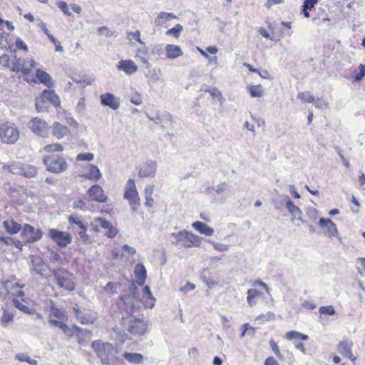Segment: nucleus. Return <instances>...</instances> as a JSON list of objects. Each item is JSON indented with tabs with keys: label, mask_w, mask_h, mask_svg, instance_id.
<instances>
[{
	"label": "nucleus",
	"mask_w": 365,
	"mask_h": 365,
	"mask_svg": "<svg viewBox=\"0 0 365 365\" xmlns=\"http://www.w3.org/2000/svg\"><path fill=\"white\" fill-rule=\"evenodd\" d=\"M91 347L103 365H124V361L118 356L117 349L110 343L101 340L93 341Z\"/></svg>",
	"instance_id": "1"
},
{
	"label": "nucleus",
	"mask_w": 365,
	"mask_h": 365,
	"mask_svg": "<svg viewBox=\"0 0 365 365\" xmlns=\"http://www.w3.org/2000/svg\"><path fill=\"white\" fill-rule=\"evenodd\" d=\"M122 324L125 330L133 336H143L148 328L147 323L133 316L122 317Z\"/></svg>",
	"instance_id": "2"
},
{
	"label": "nucleus",
	"mask_w": 365,
	"mask_h": 365,
	"mask_svg": "<svg viewBox=\"0 0 365 365\" xmlns=\"http://www.w3.org/2000/svg\"><path fill=\"white\" fill-rule=\"evenodd\" d=\"M135 287H131V292L121 297L118 302L121 310L124 311L130 316H133V314L135 313L140 307L138 297L136 295L135 292Z\"/></svg>",
	"instance_id": "3"
},
{
	"label": "nucleus",
	"mask_w": 365,
	"mask_h": 365,
	"mask_svg": "<svg viewBox=\"0 0 365 365\" xmlns=\"http://www.w3.org/2000/svg\"><path fill=\"white\" fill-rule=\"evenodd\" d=\"M171 236L175 238L173 244L180 245L186 248L192 247H199L202 243L201 237L186 230L172 233Z\"/></svg>",
	"instance_id": "4"
},
{
	"label": "nucleus",
	"mask_w": 365,
	"mask_h": 365,
	"mask_svg": "<svg viewBox=\"0 0 365 365\" xmlns=\"http://www.w3.org/2000/svg\"><path fill=\"white\" fill-rule=\"evenodd\" d=\"M19 138V130L15 124L5 123L0 125V139L4 143L14 144Z\"/></svg>",
	"instance_id": "5"
},
{
	"label": "nucleus",
	"mask_w": 365,
	"mask_h": 365,
	"mask_svg": "<svg viewBox=\"0 0 365 365\" xmlns=\"http://www.w3.org/2000/svg\"><path fill=\"white\" fill-rule=\"evenodd\" d=\"M43 163L47 170L53 173H61L68 168L66 161L61 157L46 155L43 158Z\"/></svg>",
	"instance_id": "6"
},
{
	"label": "nucleus",
	"mask_w": 365,
	"mask_h": 365,
	"mask_svg": "<svg viewBox=\"0 0 365 365\" xmlns=\"http://www.w3.org/2000/svg\"><path fill=\"white\" fill-rule=\"evenodd\" d=\"M123 197L128 200L133 212H136L140 204V197L133 179L128 180L125 187Z\"/></svg>",
	"instance_id": "7"
},
{
	"label": "nucleus",
	"mask_w": 365,
	"mask_h": 365,
	"mask_svg": "<svg viewBox=\"0 0 365 365\" xmlns=\"http://www.w3.org/2000/svg\"><path fill=\"white\" fill-rule=\"evenodd\" d=\"M52 275L55 277L58 286L68 291H72L75 289L74 284L71 279L68 277L67 270L60 268L53 269Z\"/></svg>",
	"instance_id": "8"
},
{
	"label": "nucleus",
	"mask_w": 365,
	"mask_h": 365,
	"mask_svg": "<svg viewBox=\"0 0 365 365\" xmlns=\"http://www.w3.org/2000/svg\"><path fill=\"white\" fill-rule=\"evenodd\" d=\"M31 269L36 272L43 279H48L53 273V270L45 264L43 258L31 256Z\"/></svg>",
	"instance_id": "9"
},
{
	"label": "nucleus",
	"mask_w": 365,
	"mask_h": 365,
	"mask_svg": "<svg viewBox=\"0 0 365 365\" xmlns=\"http://www.w3.org/2000/svg\"><path fill=\"white\" fill-rule=\"evenodd\" d=\"M43 235V232L40 229H36L34 227L25 224L21 236L26 243H33L38 241Z\"/></svg>",
	"instance_id": "10"
},
{
	"label": "nucleus",
	"mask_w": 365,
	"mask_h": 365,
	"mask_svg": "<svg viewBox=\"0 0 365 365\" xmlns=\"http://www.w3.org/2000/svg\"><path fill=\"white\" fill-rule=\"evenodd\" d=\"M28 126L36 135L43 138L48 135L49 127L47 123L38 117L33 118L29 122Z\"/></svg>",
	"instance_id": "11"
},
{
	"label": "nucleus",
	"mask_w": 365,
	"mask_h": 365,
	"mask_svg": "<svg viewBox=\"0 0 365 365\" xmlns=\"http://www.w3.org/2000/svg\"><path fill=\"white\" fill-rule=\"evenodd\" d=\"M48 235L61 247H66L72 240L71 235L69 233L57 229L49 230Z\"/></svg>",
	"instance_id": "12"
},
{
	"label": "nucleus",
	"mask_w": 365,
	"mask_h": 365,
	"mask_svg": "<svg viewBox=\"0 0 365 365\" xmlns=\"http://www.w3.org/2000/svg\"><path fill=\"white\" fill-rule=\"evenodd\" d=\"M158 168L154 160H148L139 165L138 175L140 178H154Z\"/></svg>",
	"instance_id": "13"
},
{
	"label": "nucleus",
	"mask_w": 365,
	"mask_h": 365,
	"mask_svg": "<svg viewBox=\"0 0 365 365\" xmlns=\"http://www.w3.org/2000/svg\"><path fill=\"white\" fill-rule=\"evenodd\" d=\"M319 225L321 227L326 229V235L328 237H336L340 239L336 225L330 219L320 218Z\"/></svg>",
	"instance_id": "14"
},
{
	"label": "nucleus",
	"mask_w": 365,
	"mask_h": 365,
	"mask_svg": "<svg viewBox=\"0 0 365 365\" xmlns=\"http://www.w3.org/2000/svg\"><path fill=\"white\" fill-rule=\"evenodd\" d=\"M88 195L92 200L98 202H106L108 200L107 196L104 194V191L98 185L91 186L88 190Z\"/></svg>",
	"instance_id": "15"
},
{
	"label": "nucleus",
	"mask_w": 365,
	"mask_h": 365,
	"mask_svg": "<svg viewBox=\"0 0 365 365\" xmlns=\"http://www.w3.org/2000/svg\"><path fill=\"white\" fill-rule=\"evenodd\" d=\"M101 103L104 106L116 110L120 106V100L110 93H106L100 96Z\"/></svg>",
	"instance_id": "16"
},
{
	"label": "nucleus",
	"mask_w": 365,
	"mask_h": 365,
	"mask_svg": "<svg viewBox=\"0 0 365 365\" xmlns=\"http://www.w3.org/2000/svg\"><path fill=\"white\" fill-rule=\"evenodd\" d=\"M2 310L3 314L0 318V322L4 327H6L14 322L16 312L13 307L7 305L3 307Z\"/></svg>",
	"instance_id": "17"
},
{
	"label": "nucleus",
	"mask_w": 365,
	"mask_h": 365,
	"mask_svg": "<svg viewBox=\"0 0 365 365\" xmlns=\"http://www.w3.org/2000/svg\"><path fill=\"white\" fill-rule=\"evenodd\" d=\"M24 285H20L17 282H12L11 281H6L4 283V288L8 294L14 296L23 297L24 292L22 291Z\"/></svg>",
	"instance_id": "18"
},
{
	"label": "nucleus",
	"mask_w": 365,
	"mask_h": 365,
	"mask_svg": "<svg viewBox=\"0 0 365 365\" xmlns=\"http://www.w3.org/2000/svg\"><path fill=\"white\" fill-rule=\"evenodd\" d=\"M117 68L124 71L128 75L133 74L138 71V66L132 60H122L119 61Z\"/></svg>",
	"instance_id": "19"
},
{
	"label": "nucleus",
	"mask_w": 365,
	"mask_h": 365,
	"mask_svg": "<svg viewBox=\"0 0 365 365\" xmlns=\"http://www.w3.org/2000/svg\"><path fill=\"white\" fill-rule=\"evenodd\" d=\"M352 343L347 340H344L340 342L338 345L339 351L341 354H342L345 357L351 359L352 361L356 360V357L353 355L351 352Z\"/></svg>",
	"instance_id": "20"
},
{
	"label": "nucleus",
	"mask_w": 365,
	"mask_h": 365,
	"mask_svg": "<svg viewBox=\"0 0 365 365\" xmlns=\"http://www.w3.org/2000/svg\"><path fill=\"white\" fill-rule=\"evenodd\" d=\"M36 77L40 83L46 86L48 88H51L54 85L51 76L47 72L41 69H37L36 71Z\"/></svg>",
	"instance_id": "21"
},
{
	"label": "nucleus",
	"mask_w": 365,
	"mask_h": 365,
	"mask_svg": "<svg viewBox=\"0 0 365 365\" xmlns=\"http://www.w3.org/2000/svg\"><path fill=\"white\" fill-rule=\"evenodd\" d=\"M134 274L136 278V282L142 286L145 283L147 276L145 266L140 263L137 264L134 269Z\"/></svg>",
	"instance_id": "22"
},
{
	"label": "nucleus",
	"mask_w": 365,
	"mask_h": 365,
	"mask_svg": "<svg viewBox=\"0 0 365 365\" xmlns=\"http://www.w3.org/2000/svg\"><path fill=\"white\" fill-rule=\"evenodd\" d=\"M69 132V128L58 122L52 125V134L57 139L63 138Z\"/></svg>",
	"instance_id": "23"
},
{
	"label": "nucleus",
	"mask_w": 365,
	"mask_h": 365,
	"mask_svg": "<svg viewBox=\"0 0 365 365\" xmlns=\"http://www.w3.org/2000/svg\"><path fill=\"white\" fill-rule=\"evenodd\" d=\"M192 227L200 234L206 236H212L215 232L213 228L200 221L193 222Z\"/></svg>",
	"instance_id": "24"
},
{
	"label": "nucleus",
	"mask_w": 365,
	"mask_h": 365,
	"mask_svg": "<svg viewBox=\"0 0 365 365\" xmlns=\"http://www.w3.org/2000/svg\"><path fill=\"white\" fill-rule=\"evenodd\" d=\"M165 52L167 58L174 59L182 56L183 53L179 46L168 44L165 46Z\"/></svg>",
	"instance_id": "25"
},
{
	"label": "nucleus",
	"mask_w": 365,
	"mask_h": 365,
	"mask_svg": "<svg viewBox=\"0 0 365 365\" xmlns=\"http://www.w3.org/2000/svg\"><path fill=\"white\" fill-rule=\"evenodd\" d=\"M41 96L42 98H43L48 103H51V104L56 106L59 105V98L56 94L54 91L44 90Z\"/></svg>",
	"instance_id": "26"
},
{
	"label": "nucleus",
	"mask_w": 365,
	"mask_h": 365,
	"mask_svg": "<svg viewBox=\"0 0 365 365\" xmlns=\"http://www.w3.org/2000/svg\"><path fill=\"white\" fill-rule=\"evenodd\" d=\"M176 18L177 16L173 13L162 11L160 12L155 18V26H162L166 22Z\"/></svg>",
	"instance_id": "27"
},
{
	"label": "nucleus",
	"mask_w": 365,
	"mask_h": 365,
	"mask_svg": "<svg viewBox=\"0 0 365 365\" xmlns=\"http://www.w3.org/2000/svg\"><path fill=\"white\" fill-rule=\"evenodd\" d=\"M21 170V174L19 175L27 178H34L38 173V169L35 166L28 164L23 163Z\"/></svg>",
	"instance_id": "28"
},
{
	"label": "nucleus",
	"mask_w": 365,
	"mask_h": 365,
	"mask_svg": "<svg viewBox=\"0 0 365 365\" xmlns=\"http://www.w3.org/2000/svg\"><path fill=\"white\" fill-rule=\"evenodd\" d=\"M87 168L88 172L83 175L86 178L98 181L101 178V173L96 165L89 164Z\"/></svg>",
	"instance_id": "29"
},
{
	"label": "nucleus",
	"mask_w": 365,
	"mask_h": 365,
	"mask_svg": "<svg viewBox=\"0 0 365 365\" xmlns=\"http://www.w3.org/2000/svg\"><path fill=\"white\" fill-rule=\"evenodd\" d=\"M4 227L6 229L7 232L11 235L16 234L21 229V225L13 220H5L3 222Z\"/></svg>",
	"instance_id": "30"
},
{
	"label": "nucleus",
	"mask_w": 365,
	"mask_h": 365,
	"mask_svg": "<svg viewBox=\"0 0 365 365\" xmlns=\"http://www.w3.org/2000/svg\"><path fill=\"white\" fill-rule=\"evenodd\" d=\"M124 358L130 364H140L143 361V356L139 353L125 352Z\"/></svg>",
	"instance_id": "31"
},
{
	"label": "nucleus",
	"mask_w": 365,
	"mask_h": 365,
	"mask_svg": "<svg viewBox=\"0 0 365 365\" xmlns=\"http://www.w3.org/2000/svg\"><path fill=\"white\" fill-rule=\"evenodd\" d=\"M22 164L21 162H13L9 165H4L3 169L14 175H20Z\"/></svg>",
	"instance_id": "32"
},
{
	"label": "nucleus",
	"mask_w": 365,
	"mask_h": 365,
	"mask_svg": "<svg viewBox=\"0 0 365 365\" xmlns=\"http://www.w3.org/2000/svg\"><path fill=\"white\" fill-rule=\"evenodd\" d=\"M36 62L34 60H31L23 64L21 73L24 76L23 78L24 81H29V75L30 74L31 70L34 68Z\"/></svg>",
	"instance_id": "33"
},
{
	"label": "nucleus",
	"mask_w": 365,
	"mask_h": 365,
	"mask_svg": "<svg viewBox=\"0 0 365 365\" xmlns=\"http://www.w3.org/2000/svg\"><path fill=\"white\" fill-rule=\"evenodd\" d=\"M35 106L36 109L38 113L48 110V103L43 98H42L41 96L36 98Z\"/></svg>",
	"instance_id": "34"
},
{
	"label": "nucleus",
	"mask_w": 365,
	"mask_h": 365,
	"mask_svg": "<svg viewBox=\"0 0 365 365\" xmlns=\"http://www.w3.org/2000/svg\"><path fill=\"white\" fill-rule=\"evenodd\" d=\"M50 309H51V314L53 316H54L55 317H56L57 319H63L64 318L66 317V314L65 312L63 310H61L57 307H56L54 303L52 301H51Z\"/></svg>",
	"instance_id": "35"
},
{
	"label": "nucleus",
	"mask_w": 365,
	"mask_h": 365,
	"mask_svg": "<svg viewBox=\"0 0 365 365\" xmlns=\"http://www.w3.org/2000/svg\"><path fill=\"white\" fill-rule=\"evenodd\" d=\"M249 91L252 97H261L263 96L264 90L263 87L259 84L257 86H250L249 87Z\"/></svg>",
	"instance_id": "36"
},
{
	"label": "nucleus",
	"mask_w": 365,
	"mask_h": 365,
	"mask_svg": "<svg viewBox=\"0 0 365 365\" xmlns=\"http://www.w3.org/2000/svg\"><path fill=\"white\" fill-rule=\"evenodd\" d=\"M260 294V292L256 289H248L247 300L250 306H253L255 304V301L254 299Z\"/></svg>",
	"instance_id": "37"
},
{
	"label": "nucleus",
	"mask_w": 365,
	"mask_h": 365,
	"mask_svg": "<svg viewBox=\"0 0 365 365\" xmlns=\"http://www.w3.org/2000/svg\"><path fill=\"white\" fill-rule=\"evenodd\" d=\"M73 328L77 331V336L78 338V343L82 344L84 338L91 334V331L86 329H83L78 326L74 325Z\"/></svg>",
	"instance_id": "38"
},
{
	"label": "nucleus",
	"mask_w": 365,
	"mask_h": 365,
	"mask_svg": "<svg viewBox=\"0 0 365 365\" xmlns=\"http://www.w3.org/2000/svg\"><path fill=\"white\" fill-rule=\"evenodd\" d=\"M16 359L19 361L27 362L31 365H37V361L31 359L27 354L19 353L16 355Z\"/></svg>",
	"instance_id": "39"
},
{
	"label": "nucleus",
	"mask_w": 365,
	"mask_h": 365,
	"mask_svg": "<svg viewBox=\"0 0 365 365\" xmlns=\"http://www.w3.org/2000/svg\"><path fill=\"white\" fill-rule=\"evenodd\" d=\"M284 200L286 203V207L290 214H292L293 212H296L298 213L299 212L300 208L298 206L295 205L288 196L285 197Z\"/></svg>",
	"instance_id": "40"
},
{
	"label": "nucleus",
	"mask_w": 365,
	"mask_h": 365,
	"mask_svg": "<svg viewBox=\"0 0 365 365\" xmlns=\"http://www.w3.org/2000/svg\"><path fill=\"white\" fill-rule=\"evenodd\" d=\"M98 34L101 36H105L106 37H116L117 32L115 31H111L109 28L106 26H101L98 28Z\"/></svg>",
	"instance_id": "41"
},
{
	"label": "nucleus",
	"mask_w": 365,
	"mask_h": 365,
	"mask_svg": "<svg viewBox=\"0 0 365 365\" xmlns=\"http://www.w3.org/2000/svg\"><path fill=\"white\" fill-rule=\"evenodd\" d=\"M205 91V92H208L213 98H217L220 104H222L224 100L223 97L221 92L217 88L211 87Z\"/></svg>",
	"instance_id": "42"
},
{
	"label": "nucleus",
	"mask_w": 365,
	"mask_h": 365,
	"mask_svg": "<svg viewBox=\"0 0 365 365\" xmlns=\"http://www.w3.org/2000/svg\"><path fill=\"white\" fill-rule=\"evenodd\" d=\"M182 30L183 27L182 25L176 24L173 28L168 30L165 34L168 36H173L174 37L178 38Z\"/></svg>",
	"instance_id": "43"
},
{
	"label": "nucleus",
	"mask_w": 365,
	"mask_h": 365,
	"mask_svg": "<svg viewBox=\"0 0 365 365\" xmlns=\"http://www.w3.org/2000/svg\"><path fill=\"white\" fill-rule=\"evenodd\" d=\"M297 98L305 103L314 102V97L309 92H299Z\"/></svg>",
	"instance_id": "44"
},
{
	"label": "nucleus",
	"mask_w": 365,
	"mask_h": 365,
	"mask_svg": "<svg viewBox=\"0 0 365 365\" xmlns=\"http://www.w3.org/2000/svg\"><path fill=\"white\" fill-rule=\"evenodd\" d=\"M63 150V145L60 143L49 144L44 147V150L48 153L62 151Z\"/></svg>",
	"instance_id": "45"
},
{
	"label": "nucleus",
	"mask_w": 365,
	"mask_h": 365,
	"mask_svg": "<svg viewBox=\"0 0 365 365\" xmlns=\"http://www.w3.org/2000/svg\"><path fill=\"white\" fill-rule=\"evenodd\" d=\"M143 294L145 297H146L148 299L150 300V304H148V307H149L150 308H153L155 304V299L153 297L152 292L148 286H145L143 288Z\"/></svg>",
	"instance_id": "46"
},
{
	"label": "nucleus",
	"mask_w": 365,
	"mask_h": 365,
	"mask_svg": "<svg viewBox=\"0 0 365 365\" xmlns=\"http://www.w3.org/2000/svg\"><path fill=\"white\" fill-rule=\"evenodd\" d=\"M77 319L83 324H92L94 322V318L91 314H85L83 312Z\"/></svg>",
	"instance_id": "47"
},
{
	"label": "nucleus",
	"mask_w": 365,
	"mask_h": 365,
	"mask_svg": "<svg viewBox=\"0 0 365 365\" xmlns=\"http://www.w3.org/2000/svg\"><path fill=\"white\" fill-rule=\"evenodd\" d=\"M13 303H14V306L19 310L24 312V313H30V308L29 307H27L26 305L24 304L19 299H14Z\"/></svg>",
	"instance_id": "48"
},
{
	"label": "nucleus",
	"mask_w": 365,
	"mask_h": 365,
	"mask_svg": "<svg viewBox=\"0 0 365 365\" xmlns=\"http://www.w3.org/2000/svg\"><path fill=\"white\" fill-rule=\"evenodd\" d=\"M94 158V155L91 153H80L76 156L77 161H91Z\"/></svg>",
	"instance_id": "49"
},
{
	"label": "nucleus",
	"mask_w": 365,
	"mask_h": 365,
	"mask_svg": "<svg viewBox=\"0 0 365 365\" xmlns=\"http://www.w3.org/2000/svg\"><path fill=\"white\" fill-rule=\"evenodd\" d=\"M358 262L360 263L361 267H363V270H361V269L357 267L358 273L361 276H365V258L364 257H359L357 259ZM359 286L361 287V289L365 292V287L360 284Z\"/></svg>",
	"instance_id": "50"
},
{
	"label": "nucleus",
	"mask_w": 365,
	"mask_h": 365,
	"mask_svg": "<svg viewBox=\"0 0 365 365\" xmlns=\"http://www.w3.org/2000/svg\"><path fill=\"white\" fill-rule=\"evenodd\" d=\"M321 314L334 315L335 314V309L333 306H324L321 307L319 309Z\"/></svg>",
	"instance_id": "51"
},
{
	"label": "nucleus",
	"mask_w": 365,
	"mask_h": 365,
	"mask_svg": "<svg viewBox=\"0 0 365 365\" xmlns=\"http://www.w3.org/2000/svg\"><path fill=\"white\" fill-rule=\"evenodd\" d=\"M269 345L272 350L276 354V356L280 359L284 360V356L281 354L280 350L277 344V343L274 340H271L269 341Z\"/></svg>",
	"instance_id": "52"
},
{
	"label": "nucleus",
	"mask_w": 365,
	"mask_h": 365,
	"mask_svg": "<svg viewBox=\"0 0 365 365\" xmlns=\"http://www.w3.org/2000/svg\"><path fill=\"white\" fill-rule=\"evenodd\" d=\"M208 242L213 246V247L218 251L224 252L227 251L229 246L222 243L214 242L212 240H208Z\"/></svg>",
	"instance_id": "53"
},
{
	"label": "nucleus",
	"mask_w": 365,
	"mask_h": 365,
	"mask_svg": "<svg viewBox=\"0 0 365 365\" xmlns=\"http://www.w3.org/2000/svg\"><path fill=\"white\" fill-rule=\"evenodd\" d=\"M242 328V331L240 334L241 338L244 337L247 332L248 334L253 335L255 333V329L254 327H251L249 324H245Z\"/></svg>",
	"instance_id": "54"
},
{
	"label": "nucleus",
	"mask_w": 365,
	"mask_h": 365,
	"mask_svg": "<svg viewBox=\"0 0 365 365\" xmlns=\"http://www.w3.org/2000/svg\"><path fill=\"white\" fill-rule=\"evenodd\" d=\"M140 36V33L139 31H136L135 32H130L128 34V38L129 40L135 39L136 41L140 43L141 45H144V42L142 41Z\"/></svg>",
	"instance_id": "55"
},
{
	"label": "nucleus",
	"mask_w": 365,
	"mask_h": 365,
	"mask_svg": "<svg viewBox=\"0 0 365 365\" xmlns=\"http://www.w3.org/2000/svg\"><path fill=\"white\" fill-rule=\"evenodd\" d=\"M68 222L70 224L76 225L78 227L79 230L86 227L79 218L73 216H70L68 217Z\"/></svg>",
	"instance_id": "56"
},
{
	"label": "nucleus",
	"mask_w": 365,
	"mask_h": 365,
	"mask_svg": "<svg viewBox=\"0 0 365 365\" xmlns=\"http://www.w3.org/2000/svg\"><path fill=\"white\" fill-rule=\"evenodd\" d=\"M57 6L65 15L71 16V13L69 11L68 4L65 1H58Z\"/></svg>",
	"instance_id": "57"
},
{
	"label": "nucleus",
	"mask_w": 365,
	"mask_h": 365,
	"mask_svg": "<svg viewBox=\"0 0 365 365\" xmlns=\"http://www.w3.org/2000/svg\"><path fill=\"white\" fill-rule=\"evenodd\" d=\"M312 103L318 108H327L328 107V103L322 98H317V100L314 98V102Z\"/></svg>",
	"instance_id": "58"
},
{
	"label": "nucleus",
	"mask_w": 365,
	"mask_h": 365,
	"mask_svg": "<svg viewBox=\"0 0 365 365\" xmlns=\"http://www.w3.org/2000/svg\"><path fill=\"white\" fill-rule=\"evenodd\" d=\"M96 221L105 230H108L111 226V223L110 222L100 217L97 218Z\"/></svg>",
	"instance_id": "59"
},
{
	"label": "nucleus",
	"mask_w": 365,
	"mask_h": 365,
	"mask_svg": "<svg viewBox=\"0 0 365 365\" xmlns=\"http://www.w3.org/2000/svg\"><path fill=\"white\" fill-rule=\"evenodd\" d=\"M135 58L136 60H138L142 63H143L146 68H150V66H151L150 63H149L148 60L144 56H142L140 54H135Z\"/></svg>",
	"instance_id": "60"
},
{
	"label": "nucleus",
	"mask_w": 365,
	"mask_h": 365,
	"mask_svg": "<svg viewBox=\"0 0 365 365\" xmlns=\"http://www.w3.org/2000/svg\"><path fill=\"white\" fill-rule=\"evenodd\" d=\"M359 69V73H357L355 76V80L357 81H360L365 76V65L360 64Z\"/></svg>",
	"instance_id": "61"
},
{
	"label": "nucleus",
	"mask_w": 365,
	"mask_h": 365,
	"mask_svg": "<svg viewBox=\"0 0 365 365\" xmlns=\"http://www.w3.org/2000/svg\"><path fill=\"white\" fill-rule=\"evenodd\" d=\"M307 215L311 220L315 221L317 218L318 211L315 208H309Z\"/></svg>",
	"instance_id": "62"
},
{
	"label": "nucleus",
	"mask_w": 365,
	"mask_h": 365,
	"mask_svg": "<svg viewBox=\"0 0 365 365\" xmlns=\"http://www.w3.org/2000/svg\"><path fill=\"white\" fill-rule=\"evenodd\" d=\"M286 338L288 340L299 339V332L290 331L286 334Z\"/></svg>",
	"instance_id": "63"
},
{
	"label": "nucleus",
	"mask_w": 365,
	"mask_h": 365,
	"mask_svg": "<svg viewBox=\"0 0 365 365\" xmlns=\"http://www.w3.org/2000/svg\"><path fill=\"white\" fill-rule=\"evenodd\" d=\"M130 102L136 106L140 105L143 102L140 95L135 93V95L132 96L130 98Z\"/></svg>",
	"instance_id": "64"
}]
</instances>
